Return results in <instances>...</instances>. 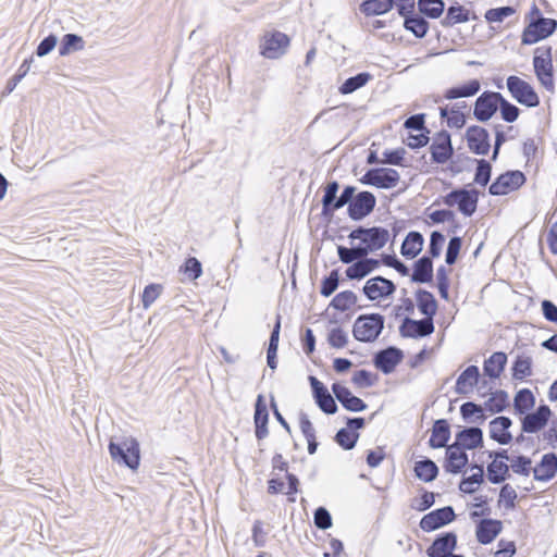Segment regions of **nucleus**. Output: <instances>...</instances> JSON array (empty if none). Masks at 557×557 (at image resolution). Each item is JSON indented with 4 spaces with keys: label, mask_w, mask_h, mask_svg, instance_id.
<instances>
[{
    "label": "nucleus",
    "mask_w": 557,
    "mask_h": 557,
    "mask_svg": "<svg viewBox=\"0 0 557 557\" xmlns=\"http://www.w3.org/2000/svg\"><path fill=\"white\" fill-rule=\"evenodd\" d=\"M338 189L339 184L337 181H331L325 185L321 199V215L323 218H332L336 210L343 208L346 205L348 207L349 203L355 200L357 195L355 186H345L339 196H337Z\"/></svg>",
    "instance_id": "7ed1b4c3"
},
{
    "label": "nucleus",
    "mask_w": 557,
    "mask_h": 557,
    "mask_svg": "<svg viewBox=\"0 0 557 557\" xmlns=\"http://www.w3.org/2000/svg\"><path fill=\"white\" fill-rule=\"evenodd\" d=\"M500 92L486 90L475 100L473 116L478 122H487L498 110Z\"/></svg>",
    "instance_id": "9b49d317"
},
{
    "label": "nucleus",
    "mask_w": 557,
    "mask_h": 557,
    "mask_svg": "<svg viewBox=\"0 0 557 557\" xmlns=\"http://www.w3.org/2000/svg\"><path fill=\"white\" fill-rule=\"evenodd\" d=\"M385 318L381 313L360 314L352 325L356 341L372 343L379 338L384 329Z\"/></svg>",
    "instance_id": "39448f33"
},
{
    "label": "nucleus",
    "mask_w": 557,
    "mask_h": 557,
    "mask_svg": "<svg viewBox=\"0 0 557 557\" xmlns=\"http://www.w3.org/2000/svg\"><path fill=\"white\" fill-rule=\"evenodd\" d=\"M451 431L448 421L446 419H437L434 421L431 430L429 446L435 449L447 447Z\"/></svg>",
    "instance_id": "7c9ffc66"
},
{
    "label": "nucleus",
    "mask_w": 557,
    "mask_h": 557,
    "mask_svg": "<svg viewBox=\"0 0 557 557\" xmlns=\"http://www.w3.org/2000/svg\"><path fill=\"white\" fill-rule=\"evenodd\" d=\"M375 205L376 198L373 193L359 191L347 207V214L352 221H361L374 210Z\"/></svg>",
    "instance_id": "f3484780"
},
{
    "label": "nucleus",
    "mask_w": 557,
    "mask_h": 557,
    "mask_svg": "<svg viewBox=\"0 0 557 557\" xmlns=\"http://www.w3.org/2000/svg\"><path fill=\"white\" fill-rule=\"evenodd\" d=\"M506 86L510 96L520 104L528 108L540 106V97L534 88L524 79L510 75L506 79Z\"/></svg>",
    "instance_id": "423d86ee"
},
{
    "label": "nucleus",
    "mask_w": 557,
    "mask_h": 557,
    "mask_svg": "<svg viewBox=\"0 0 557 557\" xmlns=\"http://www.w3.org/2000/svg\"><path fill=\"white\" fill-rule=\"evenodd\" d=\"M535 396L529 388L519 389L513 398V411L515 414L522 416L530 410H532L535 406Z\"/></svg>",
    "instance_id": "58836bf2"
},
{
    "label": "nucleus",
    "mask_w": 557,
    "mask_h": 557,
    "mask_svg": "<svg viewBox=\"0 0 557 557\" xmlns=\"http://www.w3.org/2000/svg\"><path fill=\"white\" fill-rule=\"evenodd\" d=\"M485 410L491 413L503 412L509 406L508 393L504 389H497L491 394L490 398L484 401Z\"/></svg>",
    "instance_id": "09e8293b"
},
{
    "label": "nucleus",
    "mask_w": 557,
    "mask_h": 557,
    "mask_svg": "<svg viewBox=\"0 0 557 557\" xmlns=\"http://www.w3.org/2000/svg\"><path fill=\"white\" fill-rule=\"evenodd\" d=\"M507 364V355L504 351H495L483 363L484 375L498 379Z\"/></svg>",
    "instance_id": "f704fd0d"
},
{
    "label": "nucleus",
    "mask_w": 557,
    "mask_h": 557,
    "mask_svg": "<svg viewBox=\"0 0 557 557\" xmlns=\"http://www.w3.org/2000/svg\"><path fill=\"white\" fill-rule=\"evenodd\" d=\"M470 20V11L459 3L448 7L446 15L441 20V25L445 28L453 27L456 24L466 23Z\"/></svg>",
    "instance_id": "e433bc0d"
},
{
    "label": "nucleus",
    "mask_w": 557,
    "mask_h": 557,
    "mask_svg": "<svg viewBox=\"0 0 557 557\" xmlns=\"http://www.w3.org/2000/svg\"><path fill=\"white\" fill-rule=\"evenodd\" d=\"M512 425V420L506 416L494 418L490 422V437L500 445H508L512 441V435L509 428Z\"/></svg>",
    "instance_id": "bb28decb"
},
{
    "label": "nucleus",
    "mask_w": 557,
    "mask_h": 557,
    "mask_svg": "<svg viewBox=\"0 0 557 557\" xmlns=\"http://www.w3.org/2000/svg\"><path fill=\"white\" fill-rule=\"evenodd\" d=\"M346 276L349 280H361L366 277L369 272V268L364 264L363 260L359 258L351 265H349L346 271Z\"/></svg>",
    "instance_id": "338daca9"
},
{
    "label": "nucleus",
    "mask_w": 557,
    "mask_h": 557,
    "mask_svg": "<svg viewBox=\"0 0 557 557\" xmlns=\"http://www.w3.org/2000/svg\"><path fill=\"white\" fill-rule=\"evenodd\" d=\"M357 299V295L354 292L344 290L333 297L330 307L343 312L355 306Z\"/></svg>",
    "instance_id": "3c124183"
},
{
    "label": "nucleus",
    "mask_w": 557,
    "mask_h": 557,
    "mask_svg": "<svg viewBox=\"0 0 557 557\" xmlns=\"http://www.w3.org/2000/svg\"><path fill=\"white\" fill-rule=\"evenodd\" d=\"M527 182L523 172L519 170L506 171L498 175L488 187L492 196H504L510 191L519 189Z\"/></svg>",
    "instance_id": "1a4fd4ad"
},
{
    "label": "nucleus",
    "mask_w": 557,
    "mask_h": 557,
    "mask_svg": "<svg viewBox=\"0 0 557 557\" xmlns=\"http://www.w3.org/2000/svg\"><path fill=\"white\" fill-rule=\"evenodd\" d=\"M469 458L465 449L453 443L446 447L443 468L446 472L458 474L468 465Z\"/></svg>",
    "instance_id": "4be33fe9"
},
{
    "label": "nucleus",
    "mask_w": 557,
    "mask_h": 557,
    "mask_svg": "<svg viewBox=\"0 0 557 557\" xmlns=\"http://www.w3.org/2000/svg\"><path fill=\"white\" fill-rule=\"evenodd\" d=\"M435 497V493L423 490L421 497L412 500L411 508L417 511H425L434 505Z\"/></svg>",
    "instance_id": "774afa93"
},
{
    "label": "nucleus",
    "mask_w": 557,
    "mask_h": 557,
    "mask_svg": "<svg viewBox=\"0 0 557 557\" xmlns=\"http://www.w3.org/2000/svg\"><path fill=\"white\" fill-rule=\"evenodd\" d=\"M481 89L479 79L473 78L461 85L450 87L445 90L443 98L446 100H455L459 98H469L475 96Z\"/></svg>",
    "instance_id": "473e14b6"
},
{
    "label": "nucleus",
    "mask_w": 557,
    "mask_h": 557,
    "mask_svg": "<svg viewBox=\"0 0 557 557\" xmlns=\"http://www.w3.org/2000/svg\"><path fill=\"white\" fill-rule=\"evenodd\" d=\"M430 153L432 162L436 164H445L454 157L451 136L447 131L442 129L436 134L430 146Z\"/></svg>",
    "instance_id": "2eb2a0df"
},
{
    "label": "nucleus",
    "mask_w": 557,
    "mask_h": 557,
    "mask_svg": "<svg viewBox=\"0 0 557 557\" xmlns=\"http://www.w3.org/2000/svg\"><path fill=\"white\" fill-rule=\"evenodd\" d=\"M424 238L423 235L418 231H410L400 247V253L406 259H413L423 249Z\"/></svg>",
    "instance_id": "72a5a7b5"
},
{
    "label": "nucleus",
    "mask_w": 557,
    "mask_h": 557,
    "mask_svg": "<svg viewBox=\"0 0 557 557\" xmlns=\"http://www.w3.org/2000/svg\"><path fill=\"white\" fill-rule=\"evenodd\" d=\"M469 186L453 189L443 196V203L449 208L457 206L462 215L472 216L478 209L480 191L475 188H469Z\"/></svg>",
    "instance_id": "20e7f679"
},
{
    "label": "nucleus",
    "mask_w": 557,
    "mask_h": 557,
    "mask_svg": "<svg viewBox=\"0 0 557 557\" xmlns=\"http://www.w3.org/2000/svg\"><path fill=\"white\" fill-rule=\"evenodd\" d=\"M532 366V357L518 355L511 366L512 379L517 381H523L525 377L531 376L533 373Z\"/></svg>",
    "instance_id": "37998d69"
},
{
    "label": "nucleus",
    "mask_w": 557,
    "mask_h": 557,
    "mask_svg": "<svg viewBox=\"0 0 557 557\" xmlns=\"http://www.w3.org/2000/svg\"><path fill=\"white\" fill-rule=\"evenodd\" d=\"M332 392L336 400L348 411L361 412L368 407L361 398L355 396L348 387L338 382L332 384Z\"/></svg>",
    "instance_id": "5701e85b"
},
{
    "label": "nucleus",
    "mask_w": 557,
    "mask_h": 557,
    "mask_svg": "<svg viewBox=\"0 0 557 557\" xmlns=\"http://www.w3.org/2000/svg\"><path fill=\"white\" fill-rule=\"evenodd\" d=\"M372 79V75L368 72H360L355 76H350L344 81L338 90L342 95H349L359 88L366 86Z\"/></svg>",
    "instance_id": "8fccbe9b"
},
{
    "label": "nucleus",
    "mask_w": 557,
    "mask_h": 557,
    "mask_svg": "<svg viewBox=\"0 0 557 557\" xmlns=\"http://www.w3.org/2000/svg\"><path fill=\"white\" fill-rule=\"evenodd\" d=\"M111 459L119 466L136 471L140 465V447L138 441L133 437H123L115 442L111 440L108 445Z\"/></svg>",
    "instance_id": "f257e3e1"
},
{
    "label": "nucleus",
    "mask_w": 557,
    "mask_h": 557,
    "mask_svg": "<svg viewBox=\"0 0 557 557\" xmlns=\"http://www.w3.org/2000/svg\"><path fill=\"white\" fill-rule=\"evenodd\" d=\"M480 370L478 366H468L457 377L455 392L458 395H468L473 392L480 380Z\"/></svg>",
    "instance_id": "cd10ccee"
},
{
    "label": "nucleus",
    "mask_w": 557,
    "mask_h": 557,
    "mask_svg": "<svg viewBox=\"0 0 557 557\" xmlns=\"http://www.w3.org/2000/svg\"><path fill=\"white\" fill-rule=\"evenodd\" d=\"M533 67L535 75H541L553 70L552 47H539L533 57Z\"/></svg>",
    "instance_id": "a19ab883"
},
{
    "label": "nucleus",
    "mask_w": 557,
    "mask_h": 557,
    "mask_svg": "<svg viewBox=\"0 0 557 557\" xmlns=\"http://www.w3.org/2000/svg\"><path fill=\"white\" fill-rule=\"evenodd\" d=\"M351 381L358 387L368 388L376 383L377 375L366 369H360L354 373Z\"/></svg>",
    "instance_id": "052dcab7"
},
{
    "label": "nucleus",
    "mask_w": 557,
    "mask_h": 557,
    "mask_svg": "<svg viewBox=\"0 0 557 557\" xmlns=\"http://www.w3.org/2000/svg\"><path fill=\"white\" fill-rule=\"evenodd\" d=\"M465 161L476 164L473 182L480 186H486L492 176L491 162L485 159H474L471 157H465Z\"/></svg>",
    "instance_id": "79ce46f5"
},
{
    "label": "nucleus",
    "mask_w": 557,
    "mask_h": 557,
    "mask_svg": "<svg viewBox=\"0 0 557 557\" xmlns=\"http://www.w3.org/2000/svg\"><path fill=\"white\" fill-rule=\"evenodd\" d=\"M289 46V37L278 30L264 34L260 44V53L268 59H278Z\"/></svg>",
    "instance_id": "9d476101"
},
{
    "label": "nucleus",
    "mask_w": 557,
    "mask_h": 557,
    "mask_svg": "<svg viewBox=\"0 0 557 557\" xmlns=\"http://www.w3.org/2000/svg\"><path fill=\"white\" fill-rule=\"evenodd\" d=\"M444 243L445 236L440 231H433L430 235L429 249L425 256L430 257L432 261L440 257Z\"/></svg>",
    "instance_id": "e2e57ef3"
},
{
    "label": "nucleus",
    "mask_w": 557,
    "mask_h": 557,
    "mask_svg": "<svg viewBox=\"0 0 557 557\" xmlns=\"http://www.w3.org/2000/svg\"><path fill=\"white\" fill-rule=\"evenodd\" d=\"M404 351L396 346H388L376 351L373 356V364L384 374L392 373L403 361Z\"/></svg>",
    "instance_id": "a211bd4d"
},
{
    "label": "nucleus",
    "mask_w": 557,
    "mask_h": 557,
    "mask_svg": "<svg viewBox=\"0 0 557 557\" xmlns=\"http://www.w3.org/2000/svg\"><path fill=\"white\" fill-rule=\"evenodd\" d=\"M456 519L455 510L451 506H445L434 509L424 515L419 523V527L424 532H433L441 529Z\"/></svg>",
    "instance_id": "ddd939ff"
},
{
    "label": "nucleus",
    "mask_w": 557,
    "mask_h": 557,
    "mask_svg": "<svg viewBox=\"0 0 557 557\" xmlns=\"http://www.w3.org/2000/svg\"><path fill=\"white\" fill-rule=\"evenodd\" d=\"M457 541L455 532H442L435 536L425 553L428 557H449L457 547Z\"/></svg>",
    "instance_id": "aec40b11"
},
{
    "label": "nucleus",
    "mask_w": 557,
    "mask_h": 557,
    "mask_svg": "<svg viewBox=\"0 0 557 557\" xmlns=\"http://www.w3.org/2000/svg\"><path fill=\"white\" fill-rule=\"evenodd\" d=\"M484 482V468L480 466L479 471L471 475L463 476L459 483V490L465 494H473L476 491L474 485H481Z\"/></svg>",
    "instance_id": "864d4df0"
},
{
    "label": "nucleus",
    "mask_w": 557,
    "mask_h": 557,
    "mask_svg": "<svg viewBox=\"0 0 557 557\" xmlns=\"http://www.w3.org/2000/svg\"><path fill=\"white\" fill-rule=\"evenodd\" d=\"M314 525L320 530H327L332 527V516L325 507H318L313 513Z\"/></svg>",
    "instance_id": "69168bd1"
},
{
    "label": "nucleus",
    "mask_w": 557,
    "mask_h": 557,
    "mask_svg": "<svg viewBox=\"0 0 557 557\" xmlns=\"http://www.w3.org/2000/svg\"><path fill=\"white\" fill-rule=\"evenodd\" d=\"M553 412L546 404H541L534 411L522 414L521 431L522 433H537L543 430Z\"/></svg>",
    "instance_id": "f8f14e48"
},
{
    "label": "nucleus",
    "mask_w": 557,
    "mask_h": 557,
    "mask_svg": "<svg viewBox=\"0 0 557 557\" xmlns=\"http://www.w3.org/2000/svg\"><path fill=\"white\" fill-rule=\"evenodd\" d=\"M484 410V405L482 406L474 401H466L460 406V416L467 423H483L487 418Z\"/></svg>",
    "instance_id": "ea45409f"
},
{
    "label": "nucleus",
    "mask_w": 557,
    "mask_h": 557,
    "mask_svg": "<svg viewBox=\"0 0 557 557\" xmlns=\"http://www.w3.org/2000/svg\"><path fill=\"white\" fill-rule=\"evenodd\" d=\"M417 307L419 311L425 317L433 320L437 311V301L434 295L426 290L419 288L416 292Z\"/></svg>",
    "instance_id": "c9c22d12"
},
{
    "label": "nucleus",
    "mask_w": 557,
    "mask_h": 557,
    "mask_svg": "<svg viewBox=\"0 0 557 557\" xmlns=\"http://www.w3.org/2000/svg\"><path fill=\"white\" fill-rule=\"evenodd\" d=\"M557 473V455L547 453L542 456L541 461L533 468L534 480L540 482H548L555 478Z\"/></svg>",
    "instance_id": "c85d7f7f"
},
{
    "label": "nucleus",
    "mask_w": 557,
    "mask_h": 557,
    "mask_svg": "<svg viewBox=\"0 0 557 557\" xmlns=\"http://www.w3.org/2000/svg\"><path fill=\"white\" fill-rule=\"evenodd\" d=\"M433 261L430 257L422 256L414 261L411 273V282L418 284H429L433 282Z\"/></svg>",
    "instance_id": "2f4dec72"
},
{
    "label": "nucleus",
    "mask_w": 557,
    "mask_h": 557,
    "mask_svg": "<svg viewBox=\"0 0 557 557\" xmlns=\"http://www.w3.org/2000/svg\"><path fill=\"white\" fill-rule=\"evenodd\" d=\"M455 444L465 450H472L483 447V431L479 426H465L456 433Z\"/></svg>",
    "instance_id": "b1692460"
},
{
    "label": "nucleus",
    "mask_w": 557,
    "mask_h": 557,
    "mask_svg": "<svg viewBox=\"0 0 557 557\" xmlns=\"http://www.w3.org/2000/svg\"><path fill=\"white\" fill-rule=\"evenodd\" d=\"M181 271L191 281L197 280L202 274V265L201 262L195 258L189 257L185 260L184 264L181 267Z\"/></svg>",
    "instance_id": "680f3d73"
},
{
    "label": "nucleus",
    "mask_w": 557,
    "mask_h": 557,
    "mask_svg": "<svg viewBox=\"0 0 557 557\" xmlns=\"http://www.w3.org/2000/svg\"><path fill=\"white\" fill-rule=\"evenodd\" d=\"M269 411L263 395H258L255 403L253 423L255 435L258 441L264 440L268 434Z\"/></svg>",
    "instance_id": "a878e982"
},
{
    "label": "nucleus",
    "mask_w": 557,
    "mask_h": 557,
    "mask_svg": "<svg viewBox=\"0 0 557 557\" xmlns=\"http://www.w3.org/2000/svg\"><path fill=\"white\" fill-rule=\"evenodd\" d=\"M308 380L311 386L312 397L314 399L315 405L320 408V410L323 411L325 414L336 413L338 410L335 400L336 398L332 396L327 387L313 375H310Z\"/></svg>",
    "instance_id": "4468645a"
},
{
    "label": "nucleus",
    "mask_w": 557,
    "mask_h": 557,
    "mask_svg": "<svg viewBox=\"0 0 557 557\" xmlns=\"http://www.w3.org/2000/svg\"><path fill=\"white\" fill-rule=\"evenodd\" d=\"M413 471L419 480L429 483L437 478L440 469L432 459L425 457L422 460L416 461Z\"/></svg>",
    "instance_id": "4c0bfd02"
},
{
    "label": "nucleus",
    "mask_w": 557,
    "mask_h": 557,
    "mask_svg": "<svg viewBox=\"0 0 557 557\" xmlns=\"http://www.w3.org/2000/svg\"><path fill=\"white\" fill-rule=\"evenodd\" d=\"M510 476L509 466L503 460H493L487 465V480L500 484Z\"/></svg>",
    "instance_id": "de8ad7c7"
},
{
    "label": "nucleus",
    "mask_w": 557,
    "mask_h": 557,
    "mask_svg": "<svg viewBox=\"0 0 557 557\" xmlns=\"http://www.w3.org/2000/svg\"><path fill=\"white\" fill-rule=\"evenodd\" d=\"M358 438L359 433L352 432L347 428L339 429L334 436V441L336 442V444L341 446L344 450L352 449L356 446Z\"/></svg>",
    "instance_id": "603ef678"
},
{
    "label": "nucleus",
    "mask_w": 557,
    "mask_h": 557,
    "mask_svg": "<svg viewBox=\"0 0 557 557\" xmlns=\"http://www.w3.org/2000/svg\"><path fill=\"white\" fill-rule=\"evenodd\" d=\"M516 13V9L511 5L498 7L488 9L484 17L487 23H502L505 18L513 15Z\"/></svg>",
    "instance_id": "6e6d98bb"
},
{
    "label": "nucleus",
    "mask_w": 557,
    "mask_h": 557,
    "mask_svg": "<svg viewBox=\"0 0 557 557\" xmlns=\"http://www.w3.org/2000/svg\"><path fill=\"white\" fill-rule=\"evenodd\" d=\"M557 29V21L555 18L541 17L540 20L531 18L528 26L522 32L521 42L523 45L536 44L549 36Z\"/></svg>",
    "instance_id": "0eeeda50"
},
{
    "label": "nucleus",
    "mask_w": 557,
    "mask_h": 557,
    "mask_svg": "<svg viewBox=\"0 0 557 557\" xmlns=\"http://www.w3.org/2000/svg\"><path fill=\"white\" fill-rule=\"evenodd\" d=\"M461 108H467L466 102L456 103L450 109V115L447 119V126L450 128H462L466 125L467 117L461 111Z\"/></svg>",
    "instance_id": "4d7b16f0"
},
{
    "label": "nucleus",
    "mask_w": 557,
    "mask_h": 557,
    "mask_svg": "<svg viewBox=\"0 0 557 557\" xmlns=\"http://www.w3.org/2000/svg\"><path fill=\"white\" fill-rule=\"evenodd\" d=\"M85 48V40L82 36L67 33L63 35L60 46H59V54L61 57H65L71 54L72 52L81 51Z\"/></svg>",
    "instance_id": "49530a36"
},
{
    "label": "nucleus",
    "mask_w": 557,
    "mask_h": 557,
    "mask_svg": "<svg viewBox=\"0 0 557 557\" xmlns=\"http://www.w3.org/2000/svg\"><path fill=\"white\" fill-rule=\"evenodd\" d=\"M400 180L399 173L392 168H371L360 178L361 184L382 189L394 188Z\"/></svg>",
    "instance_id": "6e6552de"
},
{
    "label": "nucleus",
    "mask_w": 557,
    "mask_h": 557,
    "mask_svg": "<svg viewBox=\"0 0 557 557\" xmlns=\"http://www.w3.org/2000/svg\"><path fill=\"white\" fill-rule=\"evenodd\" d=\"M418 11L426 18H440L445 11L444 0H418Z\"/></svg>",
    "instance_id": "c03bdc74"
},
{
    "label": "nucleus",
    "mask_w": 557,
    "mask_h": 557,
    "mask_svg": "<svg viewBox=\"0 0 557 557\" xmlns=\"http://www.w3.org/2000/svg\"><path fill=\"white\" fill-rule=\"evenodd\" d=\"M466 140L470 151L474 154L486 156L491 149L490 134L482 126H469L466 131Z\"/></svg>",
    "instance_id": "412c9836"
},
{
    "label": "nucleus",
    "mask_w": 557,
    "mask_h": 557,
    "mask_svg": "<svg viewBox=\"0 0 557 557\" xmlns=\"http://www.w3.org/2000/svg\"><path fill=\"white\" fill-rule=\"evenodd\" d=\"M359 246L354 245L351 248H347L345 246H337V255L338 259L345 263L351 265L356 260L362 258L361 251H359Z\"/></svg>",
    "instance_id": "0e129e2a"
},
{
    "label": "nucleus",
    "mask_w": 557,
    "mask_h": 557,
    "mask_svg": "<svg viewBox=\"0 0 557 557\" xmlns=\"http://www.w3.org/2000/svg\"><path fill=\"white\" fill-rule=\"evenodd\" d=\"M434 322L429 318L414 320L410 317H405L399 326V333L406 338H421L430 336L434 332Z\"/></svg>",
    "instance_id": "dca6fc26"
},
{
    "label": "nucleus",
    "mask_w": 557,
    "mask_h": 557,
    "mask_svg": "<svg viewBox=\"0 0 557 557\" xmlns=\"http://www.w3.org/2000/svg\"><path fill=\"white\" fill-rule=\"evenodd\" d=\"M510 468L516 474L523 476H528L530 472L533 471L531 458L524 455L512 457L509 469Z\"/></svg>",
    "instance_id": "13d9d810"
},
{
    "label": "nucleus",
    "mask_w": 557,
    "mask_h": 557,
    "mask_svg": "<svg viewBox=\"0 0 557 557\" xmlns=\"http://www.w3.org/2000/svg\"><path fill=\"white\" fill-rule=\"evenodd\" d=\"M339 285L338 270H332L327 276H324L321 282L320 294L323 297H330Z\"/></svg>",
    "instance_id": "bf43d9fd"
},
{
    "label": "nucleus",
    "mask_w": 557,
    "mask_h": 557,
    "mask_svg": "<svg viewBox=\"0 0 557 557\" xmlns=\"http://www.w3.org/2000/svg\"><path fill=\"white\" fill-rule=\"evenodd\" d=\"M348 237L351 240H359V251L361 256H368L382 249L389 239V232L382 226L364 227L358 226L350 232Z\"/></svg>",
    "instance_id": "f03ea898"
},
{
    "label": "nucleus",
    "mask_w": 557,
    "mask_h": 557,
    "mask_svg": "<svg viewBox=\"0 0 557 557\" xmlns=\"http://www.w3.org/2000/svg\"><path fill=\"white\" fill-rule=\"evenodd\" d=\"M503 530L500 520L483 518L476 523V541L482 545L492 543Z\"/></svg>",
    "instance_id": "393cba45"
},
{
    "label": "nucleus",
    "mask_w": 557,
    "mask_h": 557,
    "mask_svg": "<svg viewBox=\"0 0 557 557\" xmlns=\"http://www.w3.org/2000/svg\"><path fill=\"white\" fill-rule=\"evenodd\" d=\"M403 27L407 32L411 33L417 39H422L428 35L430 23L419 11L416 12L414 10L403 16Z\"/></svg>",
    "instance_id": "c756f323"
},
{
    "label": "nucleus",
    "mask_w": 557,
    "mask_h": 557,
    "mask_svg": "<svg viewBox=\"0 0 557 557\" xmlns=\"http://www.w3.org/2000/svg\"><path fill=\"white\" fill-rule=\"evenodd\" d=\"M362 292L370 301H374L392 296L396 292V285L393 281L377 275L366 282Z\"/></svg>",
    "instance_id": "6ab92c4d"
},
{
    "label": "nucleus",
    "mask_w": 557,
    "mask_h": 557,
    "mask_svg": "<svg viewBox=\"0 0 557 557\" xmlns=\"http://www.w3.org/2000/svg\"><path fill=\"white\" fill-rule=\"evenodd\" d=\"M498 110L502 119L507 123H513L520 115V109L508 101L502 94L499 97Z\"/></svg>",
    "instance_id": "5fc2aeb1"
},
{
    "label": "nucleus",
    "mask_w": 557,
    "mask_h": 557,
    "mask_svg": "<svg viewBox=\"0 0 557 557\" xmlns=\"http://www.w3.org/2000/svg\"><path fill=\"white\" fill-rule=\"evenodd\" d=\"M394 8L393 0H364L360 4V11L366 16L383 15Z\"/></svg>",
    "instance_id": "a18cd8bd"
}]
</instances>
